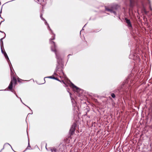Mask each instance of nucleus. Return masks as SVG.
Here are the masks:
<instances>
[{
  "instance_id": "f257e3e1",
  "label": "nucleus",
  "mask_w": 152,
  "mask_h": 152,
  "mask_svg": "<svg viewBox=\"0 0 152 152\" xmlns=\"http://www.w3.org/2000/svg\"><path fill=\"white\" fill-rule=\"evenodd\" d=\"M42 14H41L40 15V17L41 18V19L43 20H44L45 21V24L46 25L48 26V29H49V30L51 31L52 33L53 34V35H54V37L53 38H51L50 39V43L51 44H52L53 45L54 47L53 48L52 46L51 47V50L52 51H53L55 53L56 58L57 59V62L58 64H59L61 62V58H60V57L58 56L56 52V46L55 44V43L53 41H52V40H54L55 39V35L54 34L53 32V31L52 30L50 29V27L48 25V24L47 23V21H46V20L42 17Z\"/></svg>"
},
{
  "instance_id": "f03ea898",
  "label": "nucleus",
  "mask_w": 152,
  "mask_h": 152,
  "mask_svg": "<svg viewBox=\"0 0 152 152\" xmlns=\"http://www.w3.org/2000/svg\"><path fill=\"white\" fill-rule=\"evenodd\" d=\"M76 125V124L75 123H74L72 125L69 130V133L71 135L73 134L74 133Z\"/></svg>"
},
{
  "instance_id": "7ed1b4c3",
  "label": "nucleus",
  "mask_w": 152,
  "mask_h": 152,
  "mask_svg": "<svg viewBox=\"0 0 152 152\" xmlns=\"http://www.w3.org/2000/svg\"><path fill=\"white\" fill-rule=\"evenodd\" d=\"M105 10L106 11H109L113 13L115 15H116V12L114 11L115 10H116V7H112L111 9H109L107 8L106 7H105Z\"/></svg>"
},
{
  "instance_id": "20e7f679",
  "label": "nucleus",
  "mask_w": 152,
  "mask_h": 152,
  "mask_svg": "<svg viewBox=\"0 0 152 152\" xmlns=\"http://www.w3.org/2000/svg\"><path fill=\"white\" fill-rule=\"evenodd\" d=\"M56 72H57V73H58L60 75H64V73L61 69L58 66H57L56 67Z\"/></svg>"
},
{
  "instance_id": "39448f33",
  "label": "nucleus",
  "mask_w": 152,
  "mask_h": 152,
  "mask_svg": "<svg viewBox=\"0 0 152 152\" xmlns=\"http://www.w3.org/2000/svg\"><path fill=\"white\" fill-rule=\"evenodd\" d=\"M12 87L13 83H12V82H10L8 88L10 90V91L12 92H14V90L12 89Z\"/></svg>"
},
{
  "instance_id": "423d86ee",
  "label": "nucleus",
  "mask_w": 152,
  "mask_h": 152,
  "mask_svg": "<svg viewBox=\"0 0 152 152\" xmlns=\"http://www.w3.org/2000/svg\"><path fill=\"white\" fill-rule=\"evenodd\" d=\"M125 20L126 23L127 24L128 27H132V26L131 24L130 20L126 18L125 19Z\"/></svg>"
},
{
  "instance_id": "0eeeda50",
  "label": "nucleus",
  "mask_w": 152,
  "mask_h": 152,
  "mask_svg": "<svg viewBox=\"0 0 152 152\" xmlns=\"http://www.w3.org/2000/svg\"><path fill=\"white\" fill-rule=\"evenodd\" d=\"M10 82H12V83H14L15 84H16L17 83V80L15 76H14L12 77V79Z\"/></svg>"
},
{
  "instance_id": "6e6552de",
  "label": "nucleus",
  "mask_w": 152,
  "mask_h": 152,
  "mask_svg": "<svg viewBox=\"0 0 152 152\" xmlns=\"http://www.w3.org/2000/svg\"><path fill=\"white\" fill-rule=\"evenodd\" d=\"M69 92V94H70V97H71V100H72V105L74 107H75V106H76V103L75 102L74 103L73 102V101L74 100V99H72V98L71 93H70Z\"/></svg>"
},
{
  "instance_id": "1a4fd4ad",
  "label": "nucleus",
  "mask_w": 152,
  "mask_h": 152,
  "mask_svg": "<svg viewBox=\"0 0 152 152\" xmlns=\"http://www.w3.org/2000/svg\"><path fill=\"white\" fill-rule=\"evenodd\" d=\"M71 86H72V88H75L76 89V90L77 91H78V90H79L80 89L79 88L77 87V86L75 85L73 83H71Z\"/></svg>"
},
{
  "instance_id": "9d476101",
  "label": "nucleus",
  "mask_w": 152,
  "mask_h": 152,
  "mask_svg": "<svg viewBox=\"0 0 152 152\" xmlns=\"http://www.w3.org/2000/svg\"><path fill=\"white\" fill-rule=\"evenodd\" d=\"M4 57H5L6 59L7 60V61L8 63L9 64L10 63H9V62L10 61V60L9 59V58L8 56H7V55L6 53L5 52H4Z\"/></svg>"
},
{
  "instance_id": "9b49d317",
  "label": "nucleus",
  "mask_w": 152,
  "mask_h": 152,
  "mask_svg": "<svg viewBox=\"0 0 152 152\" xmlns=\"http://www.w3.org/2000/svg\"><path fill=\"white\" fill-rule=\"evenodd\" d=\"M5 36L6 34H5V37H4L3 38H1L0 39L1 47V48L4 47L3 42L2 40L5 37Z\"/></svg>"
},
{
  "instance_id": "f8f14e48",
  "label": "nucleus",
  "mask_w": 152,
  "mask_h": 152,
  "mask_svg": "<svg viewBox=\"0 0 152 152\" xmlns=\"http://www.w3.org/2000/svg\"><path fill=\"white\" fill-rule=\"evenodd\" d=\"M9 66H10V70L11 71V78H12V77L15 76V73L12 71L11 67V66H10V64H9Z\"/></svg>"
},
{
  "instance_id": "ddd939ff",
  "label": "nucleus",
  "mask_w": 152,
  "mask_h": 152,
  "mask_svg": "<svg viewBox=\"0 0 152 152\" xmlns=\"http://www.w3.org/2000/svg\"><path fill=\"white\" fill-rule=\"evenodd\" d=\"M50 150L52 152H56V149L55 148H53V149H51Z\"/></svg>"
},
{
  "instance_id": "4468645a",
  "label": "nucleus",
  "mask_w": 152,
  "mask_h": 152,
  "mask_svg": "<svg viewBox=\"0 0 152 152\" xmlns=\"http://www.w3.org/2000/svg\"><path fill=\"white\" fill-rule=\"evenodd\" d=\"M111 95L112 97H113V98H114L115 97V95L114 93H112L111 94Z\"/></svg>"
},
{
  "instance_id": "2eb2a0df",
  "label": "nucleus",
  "mask_w": 152,
  "mask_h": 152,
  "mask_svg": "<svg viewBox=\"0 0 152 152\" xmlns=\"http://www.w3.org/2000/svg\"><path fill=\"white\" fill-rule=\"evenodd\" d=\"M52 77L53 76H49V77H45L44 78V79H45V78H50L52 79Z\"/></svg>"
},
{
  "instance_id": "dca6fc26",
  "label": "nucleus",
  "mask_w": 152,
  "mask_h": 152,
  "mask_svg": "<svg viewBox=\"0 0 152 152\" xmlns=\"http://www.w3.org/2000/svg\"><path fill=\"white\" fill-rule=\"evenodd\" d=\"M2 47H1V53H3L4 54V52L3 51V50H2Z\"/></svg>"
},
{
  "instance_id": "f3484780",
  "label": "nucleus",
  "mask_w": 152,
  "mask_h": 152,
  "mask_svg": "<svg viewBox=\"0 0 152 152\" xmlns=\"http://www.w3.org/2000/svg\"><path fill=\"white\" fill-rule=\"evenodd\" d=\"M55 80H58V81H60V80H59L57 78V77H55Z\"/></svg>"
},
{
  "instance_id": "a211bd4d",
  "label": "nucleus",
  "mask_w": 152,
  "mask_h": 152,
  "mask_svg": "<svg viewBox=\"0 0 152 152\" xmlns=\"http://www.w3.org/2000/svg\"><path fill=\"white\" fill-rule=\"evenodd\" d=\"M28 147H30V145L29 141L28 142V146L27 148H28Z\"/></svg>"
},
{
  "instance_id": "6ab92c4d",
  "label": "nucleus",
  "mask_w": 152,
  "mask_h": 152,
  "mask_svg": "<svg viewBox=\"0 0 152 152\" xmlns=\"http://www.w3.org/2000/svg\"><path fill=\"white\" fill-rule=\"evenodd\" d=\"M6 144H8V145H9L10 146L11 148H12V147H11V145L10 144H9L8 143H5V145H6Z\"/></svg>"
},
{
  "instance_id": "aec40b11",
  "label": "nucleus",
  "mask_w": 152,
  "mask_h": 152,
  "mask_svg": "<svg viewBox=\"0 0 152 152\" xmlns=\"http://www.w3.org/2000/svg\"><path fill=\"white\" fill-rule=\"evenodd\" d=\"M18 81L19 82H20V80H21V79H20L19 78H18Z\"/></svg>"
},
{
  "instance_id": "412c9836",
  "label": "nucleus",
  "mask_w": 152,
  "mask_h": 152,
  "mask_svg": "<svg viewBox=\"0 0 152 152\" xmlns=\"http://www.w3.org/2000/svg\"><path fill=\"white\" fill-rule=\"evenodd\" d=\"M1 11H0V17L1 18H1Z\"/></svg>"
},
{
  "instance_id": "4be33fe9",
  "label": "nucleus",
  "mask_w": 152,
  "mask_h": 152,
  "mask_svg": "<svg viewBox=\"0 0 152 152\" xmlns=\"http://www.w3.org/2000/svg\"><path fill=\"white\" fill-rule=\"evenodd\" d=\"M57 72H56V70L55 71V72L54 73V75H57L56 74V73Z\"/></svg>"
},
{
  "instance_id": "5701e85b",
  "label": "nucleus",
  "mask_w": 152,
  "mask_h": 152,
  "mask_svg": "<svg viewBox=\"0 0 152 152\" xmlns=\"http://www.w3.org/2000/svg\"><path fill=\"white\" fill-rule=\"evenodd\" d=\"M14 94H15L16 95V97L18 98V96H17V95L15 93H14Z\"/></svg>"
},
{
  "instance_id": "b1692460",
  "label": "nucleus",
  "mask_w": 152,
  "mask_h": 152,
  "mask_svg": "<svg viewBox=\"0 0 152 152\" xmlns=\"http://www.w3.org/2000/svg\"><path fill=\"white\" fill-rule=\"evenodd\" d=\"M20 98V101H21V102H22V103L23 104H24V103H23V102H22V100H21V99L20 98Z\"/></svg>"
},
{
  "instance_id": "393cba45",
  "label": "nucleus",
  "mask_w": 152,
  "mask_h": 152,
  "mask_svg": "<svg viewBox=\"0 0 152 152\" xmlns=\"http://www.w3.org/2000/svg\"><path fill=\"white\" fill-rule=\"evenodd\" d=\"M55 77H52V79H55Z\"/></svg>"
},
{
  "instance_id": "a878e982",
  "label": "nucleus",
  "mask_w": 152,
  "mask_h": 152,
  "mask_svg": "<svg viewBox=\"0 0 152 152\" xmlns=\"http://www.w3.org/2000/svg\"><path fill=\"white\" fill-rule=\"evenodd\" d=\"M32 113H32H32H28V115L29 114H32Z\"/></svg>"
},
{
  "instance_id": "bb28decb",
  "label": "nucleus",
  "mask_w": 152,
  "mask_h": 152,
  "mask_svg": "<svg viewBox=\"0 0 152 152\" xmlns=\"http://www.w3.org/2000/svg\"><path fill=\"white\" fill-rule=\"evenodd\" d=\"M3 149H4V148H2V149L1 150V151H0V152H1V151L2 150H3Z\"/></svg>"
},
{
  "instance_id": "cd10ccee",
  "label": "nucleus",
  "mask_w": 152,
  "mask_h": 152,
  "mask_svg": "<svg viewBox=\"0 0 152 152\" xmlns=\"http://www.w3.org/2000/svg\"><path fill=\"white\" fill-rule=\"evenodd\" d=\"M87 24H86L84 26V27Z\"/></svg>"
},
{
  "instance_id": "c85d7f7f",
  "label": "nucleus",
  "mask_w": 152,
  "mask_h": 152,
  "mask_svg": "<svg viewBox=\"0 0 152 152\" xmlns=\"http://www.w3.org/2000/svg\"><path fill=\"white\" fill-rule=\"evenodd\" d=\"M150 7L151 10H152V8H151V7Z\"/></svg>"
},
{
  "instance_id": "c756f323",
  "label": "nucleus",
  "mask_w": 152,
  "mask_h": 152,
  "mask_svg": "<svg viewBox=\"0 0 152 152\" xmlns=\"http://www.w3.org/2000/svg\"><path fill=\"white\" fill-rule=\"evenodd\" d=\"M82 30H81V31H80V34L81 33V31Z\"/></svg>"
},
{
  "instance_id": "7c9ffc66",
  "label": "nucleus",
  "mask_w": 152,
  "mask_h": 152,
  "mask_svg": "<svg viewBox=\"0 0 152 152\" xmlns=\"http://www.w3.org/2000/svg\"><path fill=\"white\" fill-rule=\"evenodd\" d=\"M70 55H69L68 56H69Z\"/></svg>"
},
{
  "instance_id": "2f4dec72",
  "label": "nucleus",
  "mask_w": 152,
  "mask_h": 152,
  "mask_svg": "<svg viewBox=\"0 0 152 152\" xmlns=\"http://www.w3.org/2000/svg\"><path fill=\"white\" fill-rule=\"evenodd\" d=\"M46 149H47V148H46Z\"/></svg>"
},
{
  "instance_id": "473e14b6",
  "label": "nucleus",
  "mask_w": 152,
  "mask_h": 152,
  "mask_svg": "<svg viewBox=\"0 0 152 152\" xmlns=\"http://www.w3.org/2000/svg\"><path fill=\"white\" fill-rule=\"evenodd\" d=\"M44 80H45V79H44ZM44 83H45V82H44Z\"/></svg>"
},
{
  "instance_id": "72a5a7b5",
  "label": "nucleus",
  "mask_w": 152,
  "mask_h": 152,
  "mask_svg": "<svg viewBox=\"0 0 152 152\" xmlns=\"http://www.w3.org/2000/svg\"><path fill=\"white\" fill-rule=\"evenodd\" d=\"M27 107H28V106H27Z\"/></svg>"
},
{
  "instance_id": "f704fd0d",
  "label": "nucleus",
  "mask_w": 152,
  "mask_h": 152,
  "mask_svg": "<svg viewBox=\"0 0 152 152\" xmlns=\"http://www.w3.org/2000/svg\"><path fill=\"white\" fill-rule=\"evenodd\" d=\"M27 107H28V106H27Z\"/></svg>"
},
{
  "instance_id": "c9c22d12",
  "label": "nucleus",
  "mask_w": 152,
  "mask_h": 152,
  "mask_svg": "<svg viewBox=\"0 0 152 152\" xmlns=\"http://www.w3.org/2000/svg\"><path fill=\"white\" fill-rule=\"evenodd\" d=\"M27 107H28V106H27Z\"/></svg>"
},
{
  "instance_id": "e433bc0d",
  "label": "nucleus",
  "mask_w": 152,
  "mask_h": 152,
  "mask_svg": "<svg viewBox=\"0 0 152 152\" xmlns=\"http://www.w3.org/2000/svg\"><path fill=\"white\" fill-rule=\"evenodd\" d=\"M10 64L12 66L11 64V63H10Z\"/></svg>"
}]
</instances>
